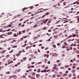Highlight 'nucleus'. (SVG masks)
I'll return each mask as SVG.
<instances>
[{
	"label": "nucleus",
	"mask_w": 79,
	"mask_h": 79,
	"mask_svg": "<svg viewBox=\"0 0 79 79\" xmlns=\"http://www.w3.org/2000/svg\"><path fill=\"white\" fill-rule=\"evenodd\" d=\"M76 3L77 4V5H79V2L78 1H76L75 2H74V3H73V5H75V4H76Z\"/></svg>",
	"instance_id": "nucleus-1"
},
{
	"label": "nucleus",
	"mask_w": 79,
	"mask_h": 79,
	"mask_svg": "<svg viewBox=\"0 0 79 79\" xmlns=\"http://www.w3.org/2000/svg\"><path fill=\"white\" fill-rule=\"evenodd\" d=\"M30 56L32 57V58L35 59V56L34 55H30Z\"/></svg>",
	"instance_id": "nucleus-2"
},
{
	"label": "nucleus",
	"mask_w": 79,
	"mask_h": 79,
	"mask_svg": "<svg viewBox=\"0 0 79 79\" xmlns=\"http://www.w3.org/2000/svg\"><path fill=\"white\" fill-rule=\"evenodd\" d=\"M6 52V50H3L2 51V55H3V54H4V53H5Z\"/></svg>",
	"instance_id": "nucleus-3"
},
{
	"label": "nucleus",
	"mask_w": 79,
	"mask_h": 79,
	"mask_svg": "<svg viewBox=\"0 0 79 79\" xmlns=\"http://www.w3.org/2000/svg\"><path fill=\"white\" fill-rule=\"evenodd\" d=\"M13 78H14V79H17V76H15V75H13Z\"/></svg>",
	"instance_id": "nucleus-4"
},
{
	"label": "nucleus",
	"mask_w": 79,
	"mask_h": 79,
	"mask_svg": "<svg viewBox=\"0 0 79 79\" xmlns=\"http://www.w3.org/2000/svg\"><path fill=\"white\" fill-rule=\"evenodd\" d=\"M40 77V74H36V77L37 78H39V77Z\"/></svg>",
	"instance_id": "nucleus-5"
},
{
	"label": "nucleus",
	"mask_w": 79,
	"mask_h": 79,
	"mask_svg": "<svg viewBox=\"0 0 79 79\" xmlns=\"http://www.w3.org/2000/svg\"><path fill=\"white\" fill-rule=\"evenodd\" d=\"M64 45H65V46H67L69 44H67L66 42H64Z\"/></svg>",
	"instance_id": "nucleus-6"
},
{
	"label": "nucleus",
	"mask_w": 79,
	"mask_h": 79,
	"mask_svg": "<svg viewBox=\"0 0 79 79\" xmlns=\"http://www.w3.org/2000/svg\"><path fill=\"white\" fill-rule=\"evenodd\" d=\"M3 35H0V38H3V39H4V37L2 36Z\"/></svg>",
	"instance_id": "nucleus-7"
},
{
	"label": "nucleus",
	"mask_w": 79,
	"mask_h": 79,
	"mask_svg": "<svg viewBox=\"0 0 79 79\" xmlns=\"http://www.w3.org/2000/svg\"><path fill=\"white\" fill-rule=\"evenodd\" d=\"M48 14H50V12H47L45 14V15H46V16H47V15H48Z\"/></svg>",
	"instance_id": "nucleus-8"
},
{
	"label": "nucleus",
	"mask_w": 79,
	"mask_h": 79,
	"mask_svg": "<svg viewBox=\"0 0 79 79\" xmlns=\"http://www.w3.org/2000/svg\"><path fill=\"white\" fill-rule=\"evenodd\" d=\"M56 76L57 77H61V75L60 74H57Z\"/></svg>",
	"instance_id": "nucleus-9"
},
{
	"label": "nucleus",
	"mask_w": 79,
	"mask_h": 79,
	"mask_svg": "<svg viewBox=\"0 0 79 79\" xmlns=\"http://www.w3.org/2000/svg\"><path fill=\"white\" fill-rule=\"evenodd\" d=\"M63 76H68V74L67 73H64L63 75Z\"/></svg>",
	"instance_id": "nucleus-10"
},
{
	"label": "nucleus",
	"mask_w": 79,
	"mask_h": 79,
	"mask_svg": "<svg viewBox=\"0 0 79 79\" xmlns=\"http://www.w3.org/2000/svg\"><path fill=\"white\" fill-rule=\"evenodd\" d=\"M13 35L14 37H17L18 36V35H16V33L14 34Z\"/></svg>",
	"instance_id": "nucleus-11"
},
{
	"label": "nucleus",
	"mask_w": 79,
	"mask_h": 79,
	"mask_svg": "<svg viewBox=\"0 0 79 79\" xmlns=\"http://www.w3.org/2000/svg\"><path fill=\"white\" fill-rule=\"evenodd\" d=\"M75 71H76V70L75 69H72V73H74Z\"/></svg>",
	"instance_id": "nucleus-12"
},
{
	"label": "nucleus",
	"mask_w": 79,
	"mask_h": 79,
	"mask_svg": "<svg viewBox=\"0 0 79 79\" xmlns=\"http://www.w3.org/2000/svg\"><path fill=\"white\" fill-rule=\"evenodd\" d=\"M32 74V76H35V73L33 72Z\"/></svg>",
	"instance_id": "nucleus-13"
},
{
	"label": "nucleus",
	"mask_w": 79,
	"mask_h": 79,
	"mask_svg": "<svg viewBox=\"0 0 79 79\" xmlns=\"http://www.w3.org/2000/svg\"><path fill=\"white\" fill-rule=\"evenodd\" d=\"M31 46H30V47H29V46H28L27 47H26V49L27 50V49H28L29 48H31Z\"/></svg>",
	"instance_id": "nucleus-14"
},
{
	"label": "nucleus",
	"mask_w": 79,
	"mask_h": 79,
	"mask_svg": "<svg viewBox=\"0 0 79 79\" xmlns=\"http://www.w3.org/2000/svg\"><path fill=\"white\" fill-rule=\"evenodd\" d=\"M56 77V75L54 74L52 76V77H53V78H55V77Z\"/></svg>",
	"instance_id": "nucleus-15"
},
{
	"label": "nucleus",
	"mask_w": 79,
	"mask_h": 79,
	"mask_svg": "<svg viewBox=\"0 0 79 79\" xmlns=\"http://www.w3.org/2000/svg\"><path fill=\"white\" fill-rule=\"evenodd\" d=\"M12 33H13L11 32H9L8 33V35H10L12 34Z\"/></svg>",
	"instance_id": "nucleus-16"
},
{
	"label": "nucleus",
	"mask_w": 79,
	"mask_h": 79,
	"mask_svg": "<svg viewBox=\"0 0 79 79\" xmlns=\"http://www.w3.org/2000/svg\"><path fill=\"white\" fill-rule=\"evenodd\" d=\"M52 47H53L54 48H56V45H52Z\"/></svg>",
	"instance_id": "nucleus-17"
},
{
	"label": "nucleus",
	"mask_w": 79,
	"mask_h": 79,
	"mask_svg": "<svg viewBox=\"0 0 79 79\" xmlns=\"http://www.w3.org/2000/svg\"><path fill=\"white\" fill-rule=\"evenodd\" d=\"M40 69H38V70L37 71V73H40Z\"/></svg>",
	"instance_id": "nucleus-18"
},
{
	"label": "nucleus",
	"mask_w": 79,
	"mask_h": 79,
	"mask_svg": "<svg viewBox=\"0 0 79 79\" xmlns=\"http://www.w3.org/2000/svg\"><path fill=\"white\" fill-rule=\"evenodd\" d=\"M59 74L60 75H61V74H63V73L61 72H59Z\"/></svg>",
	"instance_id": "nucleus-19"
},
{
	"label": "nucleus",
	"mask_w": 79,
	"mask_h": 79,
	"mask_svg": "<svg viewBox=\"0 0 79 79\" xmlns=\"http://www.w3.org/2000/svg\"><path fill=\"white\" fill-rule=\"evenodd\" d=\"M73 37V36L72 35H70L68 37V38H71V37Z\"/></svg>",
	"instance_id": "nucleus-20"
},
{
	"label": "nucleus",
	"mask_w": 79,
	"mask_h": 79,
	"mask_svg": "<svg viewBox=\"0 0 79 79\" xmlns=\"http://www.w3.org/2000/svg\"><path fill=\"white\" fill-rule=\"evenodd\" d=\"M27 38V36H23V38H24V39H26V38Z\"/></svg>",
	"instance_id": "nucleus-21"
},
{
	"label": "nucleus",
	"mask_w": 79,
	"mask_h": 79,
	"mask_svg": "<svg viewBox=\"0 0 79 79\" xmlns=\"http://www.w3.org/2000/svg\"><path fill=\"white\" fill-rule=\"evenodd\" d=\"M31 79H35L34 77H32L31 78Z\"/></svg>",
	"instance_id": "nucleus-22"
},
{
	"label": "nucleus",
	"mask_w": 79,
	"mask_h": 79,
	"mask_svg": "<svg viewBox=\"0 0 79 79\" xmlns=\"http://www.w3.org/2000/svg\"><path fill=\"white\" fill-rule=\"evenodd\" d=\"M37 27V25L36 24L33 27L34 28L35 27Z\"/></svg>",
	"instance_id": "nucleus-23"
},
{
	"label": "nucleus",
	"mask_w": 79,
	"mask_h": 79,
	"mask_svg": "<svg viewBox=\"0 0 79 79\" xmlns=\"http://www.w3.org/2000/svg\"><path fill=\"white\" fill-rule=\"evenodd\" d=\"M17 47V45H16L15 46H13L12 48H16Z\"/></svg>",
	"instance_id": "nucleus-24"
},
{
	"label": "nucleus",
	"mask_w": 79,
	"mask_h": 79,
	"mask_svg": "<svg viewBox=\"0 0 79 79\" xmlns=\"http://www.w3.org/2000/svg\"><path fill=\"white\" fill-rule=\"evenodd\" d=\"M10 72H8L6 73V74H10Z\"/></svg>",
	"instance_id": "nucleus-25"
},
{
	"label": "nucleus",
	"mask_w": 79,
	"mask_h": 79,
	"mask_svg": "<svg viewBox=\"0 0 79 79\" xmlns=\"http://www.w3.org/2000/svg\"><path fill=\"white\" fill-rule=\"evenodd\" d=\"M19 55H20V54L19 53H18L16 55L17 56H19Z\"/></svg>",
	"instance_id": "nucleus-26"
},
{
	"label": "nucleus",
	"mask_w": 79,
	"mask_h": 79,
	"mask_svg": "<svg viewBox=\"0 0 79 79\" xmlns=\"http://www.w3.org/2000/svg\"><path fill=\"white\" fill-rule=\"evenodd\" d=\"M57 63H60V60H56Z\"/></svg>",
	"instance_id": "nucleus-27"
},
{
	"label": "nucleus",
	"mask_w": 79,
	"mask_h": 79,
	"mask_svg": "<svg viewBox=\"0 0 79 79\" xmlns=\"http://www.w3.org/2000/svg\"><path fill=\"white\" fill-rule=\"evenodd\" d=\"M76 34H74L73 35L72 37H76Z\"/></svg>",
	"instance_id": "nucleus-28"
},
{
	"label": "nucleus",
	"mask_w": 79,
	"mask_h": 79,
	"mask_svg": "<svg viewBox=\"0 0 79 79\" xmlns=\"http://www.w3.org/2000/svg\"><path fill=\"white\" fill-rule=\"evenodd\" d=\"M21 16V14H19L18 15H17V17H19V16Z\"/></svg>",
	"instance_id": "nucleus-29"
},
{
	"label": "nucleus",
	"mask_w": 79,
	"mask_h": 79,
	"mask_svg": "<svg viewBox=\"0 0 79 79\" xmlns=\"http://www.w3.org/2000/svg\"><path fill=\"white\" fill-rule=\"evenodd\" d=\"M77 23H79V18H77Z\"/></svg>",
	"instance_id": "nucleus-30"
},
{
	"label": "nucleus",
	"mask_w": 79,
	"mask_h": 79,
	"mask_svg": "<svg viewBox=\"0 0 79 79\" xmlns=\"http://www.w3.org/2000/svg\"><path fill=\"white\" fill-rule=\"evenodd\" d=\"M69 77H71V74H70L68 76Z\"/></svg>",
	"instance_id": "nucleus-31"
},
{
	"label": "nucleus",
	"mask_w": 79,
	"mask_h": 79,
	"mask_svg": "<svg viewBox=\"0 0 79 79\" xmlns=\"http://www.w3.org/2000/svg\"><path fill=\"white\" fill-rule=\"evenodd\" d=\"M26 59H27V57H23V60H26Z\"/></svg>",
	"instance_id": "nucleus-32"
},
{
	"label": "nucleus",
	"mask_w": 79,
	"mask_h": 79,
	"mask_svg": "<svg viewBox=\"0 0 79 79\" xmlns=\"http://www.w3.org/2000/svg\"><path fill=\"white\" fill-rule=\"evenodd\" d=\"M70 62H71V63H73V60H70Z\"/></svg>",
	"instance_id": "nucleus-33"
},
{
	"label": "nucleus",
	"mask_w": 79,
	"mask_h": 79,
	"mask_svg": "<svg viewBox=\"0 0 79 79\" xmlns=\"http://www.w3.org/2000/svg\"><path fill=\"white\" fill-rule=\"evenodd\" d=\"M11 26H12V25H9L7 27H11Z\"/></svg>",
	"instance_id": "nucleus-34"
},
{
	"label": "nucleus",
	"mask_w": 79,
	"mask_h": 79,
	"mask_svg": "<svg viewBox=\"0 0 79 79\" xmlns=\"http://www.w3.org/2000/svg\"><path fill=\"white\" fill-rule=\"evenodd\" d=\"M27 8H24L23 9L22 11H24V10H26Z\"/></svg>",
	"instance_id": "nucleus-35"
},
{
	"label": "nucleus",
	"mask_w": 79,
	"mask_h": 79,
	"mask_svg": "<svg viewBox=\"0 0 79 79\" xmlns=\"http://www.w3.org/2000/svg\"><path fill=\"white\" fill-rule=\"evenodd\" d=\"M44 73H47V70H46V69H44Z\"/></svg>",
	"instance_id": "nucleus-36"
},
{
	"label": "nucleus",
	"mask_w": 79,
	"mask_h": 79,
	"mask_svg": "<svg viewBox=\"0 0 79 79\" xmlns=\"http://www.w3.org/2000/svg\"><path fill=\"white\" fill-rule=\"evenodd\" d=\"M65 47H66L64 46L62 47V48H65Z\"/></svg>",
	"instance_id": "nucleus-37"
},
{
	"label": "nucleus",
	"mask_w": 79,
	"mask_h": 79,
	"mask_svg": "<svg viewBox=\"0 0 79 79\" xmlns=\"http://www.w3.org/2000/svg\"><path fill=\"white\" fill-rule=\"evenodd\" d=\"M66 2H64L63 3L64 6H65V5H66Z\"/></svg>",
	"instance_id": "nucleus-38"
},
{
	"label": "nucleus",
	"mask_w": 79,
	"mask_h": 79,
	"mask_svg": "<svg viewBox=\"0 0 79 79\" xmlns=\"http://www.w3.org/2000/svg\"><path fill=\"white\" fill-rule=\"evenodd\" d=\"M9 56H10V55H8L6 56V57L8 58V57H9Z\"/></svg>",
	"instance_id": "nucleus-39"
},
{
	"label": "nucleus",
	"mask_w": 79,
	"mask_h": 79,
	"mask_svg": "<svg viewBox=\"0 0 79 79\" xmlns=\"http://www.w3.org/2000/svg\"><path fill=\"white\" fill-rule=\"evenodd\" d=\"M16 42V40H14L12 41V42Z\"/></svg>",
	"instance_id": "nucleus-40"
},
{
	"label": "nucleus",
	"mask_w": 79,
	"mask_h": 79,
	"mask_svg": "<svg viewBox=\"0 0 79 79\" xmlns=\"http://www.w3.org/2000/svg\"><path fill=\"white\" fill-rule=\"evenodd\" d=\"M35 64V62H32L31 63V64Z\"/></svg>",
	"instance_id": "nucleus-41"
},
{
	"label": "nucleus",
	"mask_w": 79,
	"mask_h": 79,
	"mask_svg": "<svg viewBox=\"0 0 79 79\" xmlns=\"http://www.w3.org/2000/svg\"><path fill=\"white\" fill-rule=\"evenodd\" d=\"M13 50H12L10 52V53H13Z\"/></svg>",
	"instance_id": "nucleus-42"
},
{
	"label": "nucleus",
	"mask_w": 79,
	"mask_h": 79,
	"mask_svg": "<svg viewBox=\"0 0 79 79\" xmlns=\"http://www.w3.org/2000/svg\"><path fill=\"white\" fill-rule=\"evenodd\" d=\"M56 67H53V69H56Z\"/></svg>",
	"instance_id": "nucleus-43"
},
{
	"label": "nucleus",
	"mask_w": 79,
	"mask_h": 79,
	"mask_svg": "<svg viewBox=\"0 0 79 79\" xmlns=\"http://www.w3.org/2000/svg\"><path fill=\"white\" fill-rule=\"evenodd\" d=\"M73 46H74V47H76V44H73Z\"/></svg>",
	"instance_id": "nucleus-44"
},
{
	"label": "nucleus",
	"mask_w": 79,
	"mask_h": 79,
	"mask_svg": "<svg viewBox=\"0 0 79 79\" xmlns=\"http://www.w3.org/2000/svg\"><path fill=\"white\" fill-rule=\"evenodd\" d=\"M72 68L73 69H74V68H76V66H73L72 67Z\"/></svg>",
	"instance_id": "nucleus-45"
},
{
	"label": "nucleus",
	"mask_w": 79,
	"mask_h": 79,
	"mask_svg": "<svg viewBox=\"0 0 79 79\" xmlns=\"http://www.w3.org/2000/svg\"><path fill=\"white\" fill-rule=\"evenodd\" d=\"M29 8H30V9H32V8H33V6H31Z\"/></svg>",
	"instance_id": "nucleus-46"
},
{
	"label": "nucleus",
	"mask_w": 79,
	"mask_h": 79,
	"mask_svg": "<svg viewBox=\"0 0 79 79\" xmlns=\"http://www.w3.org/2000/svg\"><path fill=\"white\" fill-rule=\"evenodd\" d=\"M23 78H26V76H25L24 75H23Z\"/></svg>",
	"instance_id": "nucleus-47"
},
{
	"label": "nucleus",
	"mask_w": 79,
	"mask_h": 79,
	"mask_svg": "<svg viewBox=\"0 0 79 79\" xmlns=\"http://www.w3.org/2000/svg\"><path fill=\"white\" fill-rule=\"evenodd\" d=\"M61 64H62L61 63H60L58 65V66H61Z\"/></svg>",
	"instance_id": "nucleus-48"
},
{
	"label": "nucleus",
	"mask_w": 79,
	"mask_h": 79,
	"mask_svg": "<svg viewBox=\"0 0 79 79\" xmlns=\"http://www.w3.org/2000/svg\"><path fill=\"white\" fill-rule=\"evenodd\" d=\"M76 58H74L73 59V61H76Z\"/></svg>",
	"instance_id": "nucleus-49"
},
{
	"label": "nucleus",
	"mask_w": 79,
	"mask_h": 79,
	"mask_svg": "<svg viewBox=\"0 0 79 79\" xmlns=\"http://www.w3.org/2000/svg\"><path fill=\"white\" fill-rule=\"evenodd\" d=\"M19 54H20L21 53H22V51H20L19 52Z\"/></svg>",
	"instance_id": "nucleus-50"
},
{
	"label": "nucleus",
	"mask_w": 79,
	"mask_h": 79,
	"mask_svg": "<svg viewBox=\"0 0 79 79\" xmlns=\"http://www.w3.org/2000/svg\"><path fill=\"white\" fill-rule=\"evenodd\" d=\"M28 77H29V78H31V75H28Z\"/></svg>",
	"instance_id": "nucleus-51"
},
{
	"label": "nucleus",
	"mask_w": 79,
	"mask_h": 79,
	"mask_svg": "<svg viewBox=\"0 0 79 79\" xmlns=\"http://www.w3.org/2000/svg\"><path fill=\"white\" fill-rule=\"evenodd\" d=\"M45 69H48V66H47L45 68Z\"/></svg>",
	"instance_id": "nucleus-52"
},
{
	"label": "nucleus",
	"mask_w": 79,
	"mask_h": 79,
	"mask_svg": "<svg viewBox=\"0 0 79 79\" xmlns=\"http://www.w3.org/2000/svg\"><path fill=\"white\" fill-rule=\"evenodd\" d=\"M52 31L51 30H48V32H51Z\"/></svg>",
	"instance_id": "nucleus-53"
},
{
	"label": "nucleus",
	"mask_w": 79,
	"mask_h": 79,
	"mask_svg": "<svg viewBox=\"0 0 79 79\" xmlns=\"http://www.w3.org/2000/svg\"><path fill=\"white\" fill-rule=\"evenodd\" d=\"M53 19H56V17H54Z\"/></svg>",
	"instance_id": "nucleus-54"
},
{
	"label": "nucleus",
	"mask_w": 79,
	"mask_h": 79,
	"mask_svg": "<svg viewBox=\"0 0 79 79\" xmlns=\"http://www.w3.org/2000/svg\"><path fill=\"white\" fill-rule=\"evenodd\" d=\"M51 63V62L50 61H48V64H50Z\"/></svg>",
	"instance_id": "nucleus-55"
},
{
	"label": "nucleus",
	"mask_w": 79,
	"mask_h": 79,
	"mask_svg": "<svg viewBox=\"0 0 79 79\" xmlns=\"http://www.w3.org/2000/svg\"><path fill=\"white\" fill-rule=\"evenodd\" d=\"M61 45V44H60V43H58L57 44V45L59 46V45Z\"/></svg>",
	"instance_id": "nucleus-56"
},
{
	"label": "nucleus",
	"mask_w": 79,
	"mask_h": 79,
	"mask_svg": "<svg viewBox=\"0 0 79 79\" xmlns=\"http://www.w3.org/2000/svg\"><path fill=\"white\" fill-rule=\"evenodd\" d=\"M31 68H34V65H32L31 66Z\"/></svg>",
	"instance_id": "nucleus-57"
},
{
	"label": "nucleus",
	"mask_w": 79,
	"mask_h": 79,
	"mask_svg": "<svg viewBox=\"0 0 79 79\" xmlns=\"http://www.w3.org/2000/svg\"><path fill=\"white\" fill-rule=\"evenodd\" d=\"M41 49H44V46L41 47Z\"/></svg>",
	"instance_id": "nucleus-58"
},
{
	"label": "nucleus",
	"mask_w": 79,
	"mask_h": 79,
	"mask_svg": "<svg viewBox=\"0 0 79 79\" xmlns=\"http://www.w3.org/2000/svg\"><path fill=\"white\" fill-rule=\"evenodd\" d=\"M68 66L67 65H65V68H68Z\"/></svg>",
	"instance_id": "nucleus-59"
},
{
	"label": "nucleus",
	"mask_w": 79,
	"mask_h": 79,
	"mask_svg": "<svg viewBox=\"0 0 79 79\" xmlns=\"http://www.w3.org/2000/svg\"><path fill=\"white\" fill-rule=\"evenodd\" d=\"M77 53H79V51H77L76 52Z\"/></svg>",
	"instance_id": "nucleus-60"
},
{
	"label": "nucleus",
	"mask_w": 79,
	"mask_h": 79,
	"mask_svg": "<svg viewBox=\"0 0 79 79\" xmlns=\"http://www.w3.org/2000/svg\"><path fill=\"white\" fill-rule=\"evenodd\" d=\"M42 63V62H40L38 63V64H41Z\"/></svg>",
	"instance_id": "nucleus-61"
},
{
	"label": "nucleus",
	"mask_w": 79,
	"mask_h": 79,
	"mask_svg": "<svg viewBox=\"0 0 79 79\" xmlns=\"http://www.w3.org/2000/svg\"><path fill=\"white\" fill-rule=\"evenodd\" d=\"M65 73H66V74H67V73H68V71H66L65 72Z\"/></svg>",
	"instance_id": "nucleus-62"
},
{
	"label": "nucleus",
	"mask_w": 79,
	"mask_h": 79,
	"mask_svg": "<svg viewBox=\"0 0 79 79\" xmlns=\"http://www.w3.org/2000/svg\"><path fill=\"white\" fill-rule=\"evenodd\" d=\"M16 60V58H15V59H13V61H15V60Z\"/></svg>",
	"instance_id": "nucleus-63"
},
{
	"label": "nucleus",
	"mask_w": 79,
	"mask_h": 79,
	"mask_svg": "<svg viewBox=\"0 0 79 79\" xmlns=\"http://www.w3.org/2000/svg\"><path fill=\"white\" fill-rule=\"evenodd\" d=\"M76 50V48H73V50Z\"/></svg>",
	"instance_id": "nucleus-64"
}]
</instances>
